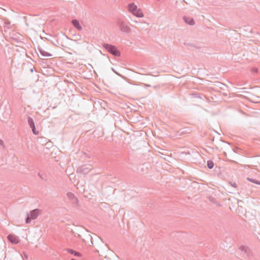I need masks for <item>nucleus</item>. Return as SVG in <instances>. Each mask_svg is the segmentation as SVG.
I'll return each instance as SVG.
<instances>
[{"label": "nucleus", "instance_id": "obj_1", "mask_svg": "<svg viewBox=\"0 0 260 260\" xmlns=\"http://www.w3.org/2000/svg\"><path fill=\"white\" fill-rule=\"evenodd\" d=\"M42 211L39 209H35L27 213V217L25 218V222L29 223L31 220H35L38 218L39 215L41 214Z\"/></svg>", "mask_w": 260, "mask_h": 260}, {"label": "nucleus", "instance_id": "obj_2", "mask_svg": "<svg viewBox=\"0 0 260 260\" xmlns=\"http://www.w3.org/2000/svg\"><path fill=\"white\" fill-rule=\"evenodd\" d=\"M117 25L121 31L126 34H129L131 32L130 27L126 24L122 19H118L117 21Z\"/></svg>", "mask_w": 260, "mask_h": 260}, {"label": "nucleus", "instance_id": "obj_3", "mask_svg": "<svg viewBox=\"0 0 260 260\" xmlns=\"http://www.w3.org/2000/svg\"><path fill=\"white\" fill-rule=\"evenodd\" d=\"M103 47L113 55L120 56V52L115 46L109 44H104Z\"/></svg>", "mask_w": 260, "mask_h": 260}, {"label": "nucleus", "instance_id": "obj_4", "mask_svg": "<svg viewBox=\"0 0 260 260\" xmlns=\"http://www.w3.org/2000/svg\"><path fill=\"white\" fill-rule=\"evenodd\" d=\"M92 169L90 165H83L77 169V173L83 175L87 174Z\"/></svg>", "mask_w": 260, "mask_h": 260}, {"label": "nucleus", "instance_id": "obj_5", "mask_svg": "<svg viewBox=\"0 0 260 260\" xmlns=\"http://www.w3.org/2000/svg\"><path fill=\"white\" fill-rule=\"evenodd\" d=\"M27 121L29 127L31 128L33 134L35 135H38L39 134V132L36 130L35 122L33 119L30 117H28L27 118Z\"/></svg>", "mask_w": 260, "mask_h": 260}, {"label": "nucleus", "instance_id": "obj_6", "mask_svg": "<svg viewBox=\"0 0 260 260\" xmlns=\"http://www.w3.org/2000/svg\"><path fill=\"white\" fill-rule=\"evenodd\" d=\"M239 249L242 251L244 252L248 257L252 255V252L251 249L246 246L241 245L239 247Z\"/></svg>", "mask_w": 260, "mask_h": 260}, {"label": "nucleus", "instance_id": "obj_7", "mask_svg": "<svg viewBox=\"0 0 260 260\" xmlns=\"http://www.w3.org/2000/svg\"><path fill=\"white\" fill-rule=\"evenodd\" d=\"M67 196L73 204H77L78 200L74 193L71 192H69L67 193Z\"/></svg>", "mask_w": 260, "mask_h": 260}, {"label": "nucleus", "instance_id": "obj_8", "mask_svg": "<svg viewBox=\"0 0 260 260\" xmlns=\"http://www.w3.org/2000/svg\"><path fill=\"white\" fill-rule=\"evenodd\" d=\"M8 240L10 242L13 244H17L19 242V238L17 236L13 234H9L7 237Z\"/></svg>", "mask_w": 260, "mask_h": 260}, {"label": "nucleus", "instance_id": "obj_9", "mask_svg": "<svg viewBox=\"0 0 260 260\" xmlns=\"http://www.w3.org/2000/svg\"><path fill=\"white\" fill-rule=\"evenodd\" d=\"M127 7L129 12L132 13L133 15L138 9L137 6L134 3L129 4Z\"/></svg>", "mask_w": 260, "mask_h": 260}, {"label": "nucleus", "instance_id": "obj_10", "mask_svg": "<svg viewBox=\"0 0 260 260\" xmlns=\"http://www.w3.org/2000/svg\"><path fill=\"white\" fill-rule=\"evenodd\" d=\"M73 25L78 30L82 29V26L80 25L79 21L77 19H73L72 20Z\"/></svg>", "mask_w": 260, "mask_h": 260}, {"label": "nucleus", "instance_id": "obj_11", "mask_svg": "<svg viewBox=\"0 0 260 260\" xmlns=\"http://www.w3.org/2000/svg\"><path fill=\"white\" fill-rule=\"evenodd\" d=\"M38 50H39L40 54L44 57H51L52 55L43 50L41 47H38Z\"/></svg>", "mask_w": 260, "mask_h": 260}, {"label": "nucleus", "instance_id": "obj_12", "mask_svg": "<svg viewBox=\"0 0 260 260\" xmlns=\"http://www.w3.org/2000/svg\"><path fill=\"white\" fill-rule=\"evenodd\" d=\"M183 20L186 23L192 25L194 24V21L192 18L184 16Z\"/></svg>", "mask_w": 260, "mask_h": 260}, {"label": "nucleus", "instance_id": "obj_13", "mask_svg": "<svg viewBox=\"0 0 260 260\" xmlns=\"http://www.w3.org/2000/svg\"><path fill=\"white\" fill-rule=\"evenodd\" d=\"M67 251L70 254L74 255L75 256L80 257L81 256V254L77 251H76L72 249H67Z\"/></svg>", "mask_w": 260, "mask_h": 260}, {"label": "nucleus", "instance_id": "obj_14", "mask_svg": "<svg viewBox=\"0 0 260 260\" xmlns=\"http://www.w3.org/2000/svg\"><path fill=\"white\" fill-rule=\"evenodd\" d=\"M134 15L137 16V17H143L144 16V14L141 9H138L136 12L134 13Z\"/></svg>", "mask_w": 260, "mask_h": 260}, {"label": "nucleus", "instance_id": "obj_15", "mask_svg": "<svg viewBox=\"0 0 260 260\" xmlns=\"http://www.w3.org/2000/svg\"><path fill=\"white\" fill-rule=\"evenodd\" d=\"M207 167L209 169H211L214 167V164L212 160H208L207 161Z\"/></svg>", "mask_w": 260, "mask_h": 260}, {"label": "nucleus", "instance_id": "obj_16", "mask_svg": "<svg viewBox=\"0 0 260 260\" xmlns=\"http://www.w3.org/2000/svg\"><path fill=\"white\" fill-rule=\"evenodd\" d=\"M247 179L250 182H253L255 184H258V185H260V181H258V180H255V179H252V178H247Z\"/></svg>", "mask_w": 260, "mask_h": 260}, {"label": "nucleus", "instance_id": "obj_17", "mask_svg": "<svg viewBox=\"0 0 260 260\" xmlns=\"http://www.w3.org/2000/svg\"><path fill=\"white\" fill-rule=\"evenodd\" d=\"M3 20L4 21V24H5L4 26L7 27L8 28H9V27H8V25L10 24V21L7 18L4 19Z\"/></svg>", "mask_w": 260, "mask_h": 260}, {"label": "nucleus", "instance_id": "obj_18", "mask_svg": "<svg viewBox=\"0 0 260 260\" xmlns=\"http://www.w3.org/2000/svg\"><path fill=\"white\" fill-rule=\"evenodd\" d=\"M213 200H214V199H213L212 200H211V202H213L215 204H216L217 206H221V205H220V203H219V202H217V201L213 202Z\"/></svg>", "mask_w": 260, "mask_h": 260}, {"label": "nucleus", "instance_id": "obj_19", "mask_svg": "<svg viewBox=\"0 0 260 260\" xmlns=\"http://www.w3.org/2000/svg\"><path fill=\"white\" fill-rule=\"evenodd\" d=\"M251 71L253 73H257L258 72V69L255 68H253L251 69Z\"/></svg>", "mask_w": 260, "mask_h": 260}, {"label": "nucleus", "instance_id": "obj_20", "mask_svg": "<svg viewBox=\"0 0 260 260\" xmlns=\"http://www.w3.org/2000/svg\"><path fill=\"white\" fill-rule=\"evenodd\" d=\"M231 185L233 186L235 188H236L237 187V184L236 183L234 182L233 183H231Z\"/></svg>", "mask_w": 260, "mask_h": 260}, {"label": "nucleus", "instance_id": "obj_21", "mask_svg": "<svg viewBox=\"0 0 260 260\" xmlns=\"http://www.w3.org/2000/svg\"><path fill=\"white\" fill-rule=\"evenodd\" d=\"M0 145L4 146V143L3 140L0 139Z\"/></svg>", "mask_w": 260, "mask_h": 260}, {"label": "nucleus", "instance_id": "obj_22", "mask_svg": "<svg viewBox=\"0 0 260 260\" xmlns=\"http://www.w3.org/2000/svg\"><path fill=\"white\" fill-rule=\"evenodd\" d=\"M145 86H147V87H150V85H148V84H145Z\"/></svg>", "mask_w": 260, "mask_h": 260}, {"label": "nucleus", "instance_id": "obj_23", "mask_svg": "<svg viewBox=\"0 0 260 260\" xmlns=\"http://www.w3.org/2000/svg\"><path fill=\"white\" fill-rule=\"evenodd\" d=\"M38 175H39V176H40V177H41V175H40V173L38 174Z\"/></svg>", "mask_w": 260, "mask_h": 260}]
</instances>
